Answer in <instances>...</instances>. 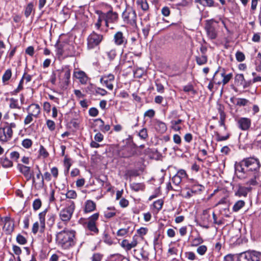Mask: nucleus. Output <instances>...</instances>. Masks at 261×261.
<instances>
[{
  "label": "nucleus",
  "instance_id": "obj_1",
  "mask_svg": "<svg viewBox=\"0 0 261 261\" xmlns=\"http://www.w3.org/2000/svg\"><path fill=\"white\" fill-rule=\"evenodd\" d=\"M261 167L258 159L253 157L244 158L234 165L235 172L240 179L248 178L246 185L248 186H257L258 182L257 179L259 177V170Z\"/></svg>",
  "mask_w": 261,
  "mask_h": 261
},
{
  "label": "nucleus",
  "instance_id": "obj_2",
  "mask_svg": "<svg viewBox=\"0 0 261 261\" xmlns=\"http://www.w3.org/2000/svg\"><path fill=\"white\" fill-rule=\"evenodd\" d=\"M74 231L63 230L57 233L56 240L57 244L62 248L67 249L74 245Z\"/></svg>",
  "mask_w": 261,
  "mask_h": 261
},
{
  "label": "nucleus",
  "instance_id": "obj_3",
  "mask_svg": "<svg viewBox=\"0 0 261 261\" xmlns=\"http://www.w3.org/2000/svg\"><path fill=\"white\" fill-rule=\"evenodd\" d=\"M232 76V73L226 74L225 70L219 67L215 72L212 80L215 84L224 86L229 82Z\"/></svg>",
  "mask_w": 261,
  "mask_h": 261
},
{
  "label": "nucleus",
  "instance_id": "obj_4",
  "mask_svg": "<svg viewBox=\"0 0 261 261\" xmlns=\"http://www.w3.org/2000/svg\"><path fill=\"white\" fill-rule=\"evenodd\" d=\"M122 18L123 21L133 28H136L137 24V14L135 10L131 7L127 8L122 13Z\"/></svg>",
  "mask_w": 261,
  "mask_h": 261
},
{
  "label": "nucleus",
  "instance_id": "obj_5",
  "mask_svg": "<svg viewBox=\"0 0 261 261\" xmlns=\"http://www.w3.org/2000/svg\"><path fill=\"white\" fill-rule=\"evenodd\" d=\"M103 39V36L93 31L87 37V49H93L99 46Z\"/></svg>",
  "mask_w": 261,
  "mask_h": 261
},
{
  "label": "nucleus",
  "instance_id": "obj_6",
  "mask_svg": "<svg viewBox=\"0 0 261 261\" xmlns=\"http://www.w3.org/2000/svg\"><path fill=\"white\" fill-rule=\"evenodd\" d=\"M75 207L74 202L73 201H69L66 207L60 212L59 217L61 220L64 222L69 221L71 218Z\"/></svg>",
  "mask_w": 261,
  "mask_h": 261
},
{
  "label": "nucleus",
  "instance_id": "obj_7",
  "mask_svg": "<svg viewBox=\"0 0 261 261\" xmlns=\"http://www.w3.org/2000/svg\"><path fill=\"white\" fill-rule=\"evenodd\" d=\"M218 23V21L213 19L206 20V21L204 28L207 37L211 40L215 39L217 37L218 32L216 24Z\"/></svg>",
  "mask_w": 261,
  "mask_h": 261
},
{
  "label": "nucleus",
  "instance_id": "obj_8",
  "mask_svg": "<svg viewBox=\"0 0 261 261\" xmlns=\"http://www.w3.org/2000/svg\"><path fill=\"white\" fill-rule=\"evenodd\" d=\"M260 253L255 251H247L239 254V261H259Z\"/></svg>",
  "mask_w": 261,
  "mask_h": 261
},
{
  "label": "nucleus",
  "instance_id": "obj_9",
  "mask_svg": "<svg viewBox=\"0 0 261 261\" xmlns=\"http://www.w3.org/2000/svg\"><path fill=\"white\" fill-rule=\"evenodd\" d=\"M102 15H103L105 25L107 27H109V23H115L118 18V13L116 12H113L112 8H111V9L106 13L102 12Z\"/></svg>",
  "mask_w": 261,
  "mask_h": 261
},
{
  "label": "nucleus",
  "instance_id": "obj_10",
  "mask_svg": "<svg viewBox=\"0 0 261 261\" xmlns=\"http://www.w3.org/2000/svg\"><path fill=\"white\" fill-rule=\"evenodd\" d=\"M57 72L60 82L67 86L70 78V70L68 68H65L62 70H59Z\"/></svg>",
  "mask_w": 261,
  "mask_h": 261
},
{
  "label": "nucleus",
  "instance_id": "obj_11",
  "mask_svg": "<svg viewBox=\"0 0 261 261\" xmlns=\"http://www.w3.org/2000/svg\"><path fill=\"white\" fill-rule=\"evenodd\" d=\"M237 124L239 128L243 131L248 130L251 124V120L247 117H241L237 120Z\"/></svg>",
  "mask_w": 261,
  "mask_h": 261
},
{
  "label": "nucleus",
  "instance_id": "obj_12",
  "mask_svg": "<svg viewBox=\"0 0 261 261\" xmlns=\"http://www.w3.org/2000/svg\"><path fill=\"white\" fill-rule=\"evenodd\" d=\"M13 135V131H11L10 128H6V126L0 127V141L2 142H7L10 140Z\"/></svg>",
  "mask_w": 261,
  "mask_h": 261
},
{
  "label": "nucleus",
  "instance_id": "obj_13",
  "mask_svg": "<svg viewBox=\"0 0 261 261\" xmlns=\"http://www.w3.org/2000/svg\"><path fill=\"white\" fill-rule=\"evenodd\" d=\"M114 41L116 45L120 46H125L127 43V39L123 36V34L121 31L116 32L114 36Z\"/></svg>",
  "mask_w": 261,
  "mask_h": 261
},
{
  "label": "nucleus",
  "instance_id": "obj_14",
  "mask_svg": "<svg viewBox=\"0 0 261 261\" xmlns=\"http://www.w3.org/2000/svg\"><path fill=\"white\" fill-rule=\"evenodd\" d=\"M114 81V75L109 74L108 75H104L100 79V82L105 85L108 89L112 90L113 89V82Z\"/></svg>",
  "mask_w": 261,
  "mask_h": 261
},
{
  "label": "nucleus",
  "instance_id": "obj_15",
  "mask_svg": "<svg viewBox=\"0 0 261 261\" xmlns=\"http://www.w3.org/2000/svg\"><path fill=\"white\" fill-rule=\"evenodd\" d=\"M17 168L19 171L24 175L28 180L30 179L33 177V173L31 172L30 167L22 164H18Z\"/></svg>",
  "mask_w": 261,
  "mask_h": 261
},
{
  "label": "nucleus",
  "instance_id": "obj_16",
  "mask_svg": "<svg viewBox=\"0 0 261 261\" xmlns=\"http://www.w3.org/2000/svg\"><path fill=\"white\" fill-rule=\"evenodd\" d=\"M251 187H245L239 186L238 190L236 191L234 195L239 197H245L247 196L248 193L251 190Z\"/></svg>",
  "mask_w": 261,
  "mask_h": 261
},
{
  "label": "nucleus",
  "instance_id": "obj_17",
  "mask_svg": "<svg viewBox=\"0 0 261 261\" xmlns=\"http://www.w3.org/2000/svg\"><path fill=\"white\" fill-rule=\"evenodd\" d=\"M4 222L5 224L4 226V228L6 229L7 233H11L14 230V222L11 220V218L8 217L4 218Z\"/></svg>",
  "mask_w": 261,
  "mask_h": 261
},
{
  "label": "nucleus",
  "instance_id": "obj_18",
  "mask_svg": "<svg viewBox=\"0 0 261 261\" xmlns=\"http://www.w3.org/2000/svg\"><path fill=\"white\" fill-rule=\"evenodd\" d=\"M74 76L77 79L79 80L82 84H86L88 80V77L85 72L83 71H78L74 72Z\"/></svg>",
  "mask_w": 261,
  "mask_h": 261
},
{
  "label": "nucleus",
  "instance_id": "obj_19",
  "mask_svg": "<svg viewBox=\"0 0 261 261\" xmlns=\"http://www.w3.org/2000/svg\"><path fill=\"white\" fill-rule=\"evenodd\" d=\"M47 210H45L43 212L39 214V219L40 224L39 231L41 233L44 231L45 228V217L47 214Z\"/></svg>",
  "mask_w": 261,
  "mask_h": 261
},
{
  "label": "nucleus",
  "instance_id": "obj_20",
  "mask_svg": "<svg viewBox=\"0 0 261 261\" xmlns=\"http://www.w3.org/2000/svg\"><path fill=\"white\" fill-rule=\"evenodd\" d=\"M30 112V114L33 115L35 118H37L40 113V108L38 104H32L29 107Z\"/></svg>",
  "mask_w": 261,
  "mask_h": 261
},
{
  "label": "nucleus",
  "instance_id": "obj_21",
  "mask_svg": "<svg viewBox=\"0 0 261 261\" xmlns=\"http://www.w3.org/2000/svg\"><path fill=\"white\" fill-rule=\"evenodd\" d=\"M95 122L96 125L99 126L100 130L103 133L108 132L110 129V125L109 124L105 125L104 121L100 118L96 119Z\"/></svg>",
  "mask_w": 261,
  "mask_h": 261
},
{
  "label": "nucleus",
  "instance_id": "obj_22",
  "mask_svg": "<svg viewBox=\"0 0 261 261\" xmlns=\"http://www.w3.org/2000/svg\"><path fill=\"white\" fill-rule=\"evenodd\" d=\"M136 152L135 149L131 147H126L122 150L121 156L127 158L133 156Z\"/></svg>",
  "mask_w": 261,
  "mask_h": 261
},
{
  "label": "nucleus",
  "instance_id": "obj_23",
  "mask_svg": "<svg viewBox=\"0 0 261 261\" xmlns=\"http://www.w3.org/2000/svg\"><path fill=\"white\" fill-rule=\"evenodd\" d=\"M32 13L34 14L35 9L33 3L30 2L24 7V15L26 18H28Z\"/></svg>",
  "mask_w": 261,
  "mask_h": 261
},
{
  "label": "nucleus",
  "instance_id": "obj_24",
  "mask_svg": "<svg viewBox=\"0 0 261 261\" xmlns=\"http://www.w3.org/2000/svg\"><path fill=\"white\" fill-rule=\"evenodd\" d=\"M95 208V203L91 200H88L85 202L84 212L85 213H90L94 211Z\"/></svg>",
  "mask_w": 261,
  "mask_h": 261
},
{
  "label": "nucleus",
  "instance_id": "obj_25",
  "mask_svg": "<svg viewBox=\"0 0 261 261\" xmlns=\"http://www.w3.org/2000/svg\"><path fill=\"white\" fill-rule=\"evenodd\" d=\"M96 14L98 15V18L94 23V26L96 29L99 30L100 29L101 26V22L103 20L105 21L103 15H102V12L100 10H98L96 12Z\"/></svg>",
  "mask_w": 261,
  "mask_h": 261
},
{
  "label": "nucleus",
  "instance_id": "obj_26",
  "mask_svg": "<svg viewBox=\"0 0 261 261\" xmlns=\"http://www.w3.org/2000/svg\"><path fill=\"white\" fill-rule=\"evenodd\" d=\"M155 129L160 133H164L167 130L166 124L161 121L157 120L155 124Z\"/></svg>",
  "mask_w": 261,
  "mask_h": 261
},
{
  "label": "nucleus",
  "instance_id": "obj_27",
  "mask_svg": "<svg viewBox=\"0 0 261 261\" xmlns=\"http://www.w3.org/2000/svg\"><path fill=\"white\" fill-rule=\"evenodd\" d=\"M44 179H46L47 181L50 180L51 175L48 172H46L45 173H44V175L42 176L40 182L37 184V185L39 189L43 188L44 185Z\"/></svg>",
  "mask_w": 261,
  "mask_h": 261
},
{
  "label": "nucleus",
  "instance_id": "obj_28",
  "mask_svg": "<svg viewBox=\"0 0 261 261\" xmlns=\"http://www.w3.org/2000/svg\"><path fill=\"white\" fill-rule=\"evenodd\" d=\"M105 217L111 218L116 215V210L114 207H108L104 212Z\"/></svg>",
  "mask_w": 261,
  "mask_h": 261
},
{
  "label": "nucleus",
  "instance_id": "obj_29",
  "mask_svg": "<svg viewBox=\"0 0 261 261\" xmlns=\"http://www.w3.org/2000/svg\"><path fill=\"white\" fill-rule=\"evenodd\" d=\"M136 3L138 7L141 9L143 11H146L149 9L147 0H137Z\"/></svg>",
  "mask_w": 261,
  "mask_h": 261
},
{
  "label": "nucleus",
  "instance_id": "obj_30",
  "mask_svg": "<svg viewBox=\"0 0 261 261\" xmlns=\"http://www.w3.org/2000/svg\"><path fill=\"white\" fill-rule=\"evenodd\" d=\"M195 2L204 7H211L214 6V1L213 0H195Z\"/></svg>",
  "mask_w": 261,
  "mask_h": 261
},
{
  "label": "nucleus",
  "instance_id": "obj_31",
  "mask_svg": "<svg viewBox=\"0 0 261 261\" xmlns=\"http://www.w3.org/2000/svg\"><path fill=\"white\" fill-rule=\"evenodd\" d=\"M245 202L244 200H240L237 201L232 207V210L233 212H237L241 210L243 207L244 206Z\"/></svg>",
  "mask_w": 261,
  "mask_h": 261
},
{
  "label": "nucleus",
  "instance_id": "obj_32",
  "mask_svg": "<svg viewBox=\"0 0 261 261\" xmlns=\"http://www.w3.org/2000/svg\"><path fill=\"white\" fill-rule=\"evenodd\" d=\"M181 119H177L175 120H172L171 121V127L175 131H179L181 129V127L179 125L180 123L182 122Z\"/></svg>",
  "mask_w": 261,
  "mask_h": 261
},
{
  "label": "nucleus",
  "instance_id": "obj_33",
  "mask_svg": "<svg viewBox=\"0 0 261 261\" xmlns=\"http://www.w3.org/2000/svg\"><path fill=\"white\" fill-rule=\"evenodd\" d=\"M196 61L197 64L199 65H204L207 62V57L205 55H202L201 56L196 57Z\"/></svg>",
  "mask_w": 261,
  "mask_h": 261
},
{
  "label": "nucleus",
  "instance_id": "obj_34",
  "mask_svg": "<svg viewBox=\"0 0 261 261\" xmlns=\"http://www.w3.org/2000/svg\"><path fill=\"white\" fill-rule=\"evenodd\" d=\"M86 225L88 229L91 231H92L95 233H97L98 232V229L96 226L95 223L88 221L86 222Z\"/></svg>",
  "mask_w": 261,
  "mask_h": 261
},
{
  "label": "nucleus",
  "instance_id": "obj_35",
  "mask_svg": "<svg viewBox=\"0 0 261 261\" xmlns=\"http://www.w3.org/2000/svg\"><path fill=\"white\" fill-rule=\"evenodd\" d=\"M1 163L2 166L4 168L11 167L13 165L12 162L6 157H3L1 159Z\"/></svg>",
  "mask_w": 261,
  "mask_h": 261
},
{
  "label": "nucleus",
  "instance_id": "obj_36",
  "mask_svg": "<svg viewBox=\"0 0 261 261\" xmlns=\"http://www.w3.org/2000/svg\"><path fill=\"white\" fill-rule=\"evenodd\" d=\"M56 215L53 213H48L47 215V224L51 227L52 226L55 221Z\"/></svg>",
  "mask_w": 261,
  "mask_h": 261
},
{
  "label": "nucleus",
  "instance_id": "obj_37",
  "mask_svg": "<svg viewBox=\"0 0 261 261\" xmlns=\"http://www.w3.org/2000/svg\"><path fill=\"white\" fill-rule=\"evenodd\" d=\"M235 82L238 85H243L245 82V78L243 74H238L234 78Z\"/></svg>",
  "mask_w": 261,
  "mask_h": 261
},
{
  "label": "nucleus",
  "instance_id": "obj_38",
  "mask_svg": "<svg viewBox=\"0 0 261 261\" xmlns=\"http://www.w3.org/2000/svg\"><path fill=\"white\" fill-rule=\"evenodd\" d=\"M11 76V70L10 69L6 70L2 77L3 82L5 83L6 82H8L10 79Z\"/></svg>",
  "mask_w": 261,
  "mask_h": 261
},
{
  "label": "nucleus",
  "instance_id": "obj_39",
  "mask_svg": "<svg viewBox=\"0 0 261 261\" xmlns=\"http://www.w3.org/2000/svg\"><path fill=\"white\" fill-rule=\"evenodd\" d=\"M256 70L257 71H261V53H259L256 57L255 62Z\"/></svg>",
  "mask_w": 261,
  "mask_h": 261
},
{
  "label": "nucleus",
  "instance_id": "obj_40",
  "mask_svg": "<svg viewBox=\"0 0 261 261\" xmlns=\"http://www.w3.org/2000/svg\"><path fill=\"white\" fill-rule=\"evenodd\" d=\"M203 242V239L200 237L198 236V237L195 238L193 239L191 242V246H197L199 245L200 244H202Z\"/></svg>",
  "mask_w": 261,
  "mask_h": 261
},
{
  "label": "nucleus",
  "instance_id": "obj_41",
  "mask_svg": "<svg viewBox=\"0 0 261 261\" xmlns=\"http://www.w3.org/2000/svg\"><path fill=\"white\" fill-rule=\"evenodd\" d=\"M130 186L131 189L135 191H139L140 190H142L143 187L142 184L135 182L131 184Z\"/></svg>",
  "mask_w": 261,
  "mask_h": 261
},
{
  "label": "nucleus",
  "instance_id": "obj_42",
  "mask_svg": "<svg viewBox=\"0 0 261 261\" xmlns=\"http://www.w3.org/2000/svg\"><path fill=\"white\" fill-rule=\"evenodd\" d=\"M151 27V24L150 22H148L145 26L142 29V32L145 36V38H146L149 33V31L150 30V28Z\"/></svg>",
  "mask_w": 261,
  "mask_h": 261
},
{
  "label": "nucleus",
  "instance_id": "obj_43",
  "mask_svg": "<svg viewBox=\"0 0 261 261\" xmlns=\"http://www.w3.org/2000/svg\"><path fill=\"white\" fill-rule=\"evenodd\" d=\"M183 90L185 92H191L193 94L195 95L196 93V91L194 89L193 86L191 84H188L184 87Z\"/></svg>",
  "mask_w": 261,
  "mask_h": 261
},
{
  "label": "nucleus",
  "instance_id": "obj_44",
  "mask_svg": "<svg viewBox=\"0 0 261 261\" xmlns=\"http://www.w3.org/2000/svg\"><path fill=\"white\" fill-rule=\"evenodd\" d=\"M17 242L20 245H24L27 243V241L24 237L20 234H18L16 237Z\"/></svg>",
  "mask_w": 261,
  "mask_h": 261
},
{
  "label": "nucleus",
  "instance_id": "obj_45",
  "mask_svg": "<svg viewBox=\"0 0 261 261\" xmlns=\"http://www.w3.org/2000/svg\"><path fill=\"white\" fill-rule=\"evenodd\" d=\"M65 195L66 197L69 199H75L77 197V194L74 190H68Z\"/></svg>",
  "mask_w": 261,
  "mask_h": 261
},
{
  "label": "nucleus",
  "instance_id": "obj_46",
  "mask_svg": "<svg viewBox=\"0 0 261 261\" xmlns=\"http://www.w3.org/2000/svg\"><path fill=\"white\" fill-rule=\"evenodd\" d=\"M42 202L40 199H36L33 203V207L35 211L39 210L41 206Z\"/></svg>",
  "mask_w": 261,
  "mask_h": 261
},
{
  "label": "nucleus",
  "instance_id": "obj_47",
  "mask_svg": "<svg viewBox=\"0 0 261 261\" xmlns=\"http://www.w3.org/2000/svg\"><path fill=\"white\" fill-rule=\"evenodd\" d=\"M107 56L110 60L114 59L116 56V50L115 48L110 49L107 53Z\"/></svg>",
  "mask_w": 261,
  "mask_h": 261
},
{
  "label": "nucleus",
  "instance_id": "obj_48",
  "mask_svg": "<svg viewBox=\"0 0 261 261\" xmlns=\"http://www.w3.org/2000/svg\"><path fill=\"white\" fill-rule=\"evenodd\" d=\"M249 103V100L245 98H238L236 105L239 106H245Z\"/></svg>",
  "mask_w": 261,
  "mask_h": 261
},
{
  "label": "nucleus",
  "instance_id": "obj_49",
  "mask_svg": "<svg viewBox=\"0 0 261 261\" xmlns=\"http://www.w3.org/2000/svg\"><path fill=\"white\" fill-rule=\"evenodd\" d=\"M196 251L199 255H203L207 251V247L205 245H201L197 248Z\"/></svg>",
  "mask_w": 261,
  "mask_h": 261
},
{
  "label": "nucleus",
  "instance_id": "obj_50",
  "mask_svg": "<svg viewBox=\"0 0 261 261\" xmlns=\"http://www.w3.org/2000/svg\"><path fill=\"white\" fill-rule=\"evenodd\" d=\"M22 145L25 148H29L32 145V141L29 139H24L22 142Z\"/></svg>",
  "mask_w": 261,
  "mask_h": 261
},
{
  "label": "nucleus",
  "instance_id": "obj_51",
  "mask_svg": "<svg viewBox=\"0 0 261 261\" xmlns=\"http://www.w3.org/2000/svg\"><path fill=\"white\" fill-rule=\"evenodd\" d=\"M48 154L46 149L42 145H41L39 149V155L43 158H45L48 156Z\"/></svg>",
  "mask_w": 261,
  "mask_h": 261
},
{
  "label": "nucleus",
  "instance_id": "obj_52",
  "mask_svg": "<svg viewBox=\"0 0 261 261\" xmlns=\"http://www.w3.org/2000/svg\"><path fill=\"white\" fill-rule=\"evenodd\" d=\"M121 246L126 251H129L130 250V244L128 240H123L121 243Z\"/></svg>",
  "mask_w": 261,
  "mask_h": 261
},
{
  "label": "nucleus",
  "instance_id": "obj_53",
  "mask_svg": "<svg viewBox=\"0 0 261 261\" xmlns=\"http://www.w3.org/2000/svg\"><path fill=\"white\" fill-rule=\"evenodd\" d=\"M236 58L238 61L242 62L245 59L244 54L241 51H237L236 54Z\"/></svg>",
  "mask_w": 261,
  "mask_h": 261
},
{
  "label": "nucleus",
  "instance_id": "obj_54",
  "mask_svg": "<svg viewBox=\"0 0 261 261\" xmlns=\"http://www.w3.org/2000/svg\"><path fill=\"white\" fill-rule=\"evenodd\" d=\"M163 201L162 200H158L154 202L153 205L155 208L158 211L160 210L162 208Z\"/></svg>",
  "mask_w": 261,
  "mask_h": 261
},
{
  "label": "nucleus",
  "instance_id": "obj_55",
  "mask_svg": "<svg viewBox=\"0 0 261 261\" xmlns=\"http://www.w3.org/2000/svg\"><path fill=\"white\" fill-rule=\"evenodd\" d=\"M139 137L142 139H145L148 137L147 130L146 128L142 129L138 134Z\"/></svg>",
  "mask_w": 261,
  "mask_h": 261
},
{
  "label": "nucleus",
  "instance_id": "obj_56",
  "mask_svg": "<svg viewBox=\"0 0 261 261\" xmlns=\"http://www.w3.org/2000/svg\"><path fill=\"white\" fill-rule=\"evenodd\" d=\"M12 250L14 253L17 256H19L21 254L22 251L21 248L16 245H12Z\"/></svg>",
  "mask_w": 261,
  "mask_h": 261
},
{
  "label": "nucleus",
  "instance_id": "obj_57",
  "mask_svg": "<svg viewBox=\"0 0 261 261\" xmlns=\"http://www.w3.org/2000/svg\"><path fill=\"white\" fill-rule=\"evenodd\" d=\"M46 125L50 130L53 131L55 129V123L53 120H47L46 121Z\"/></svg>",
  "mask_w": 261,
  "mask_h": 261
},
{
  "label": "nucleus",
  "instance_id": "obj_58",
  "mask_svg": "<svg viewBox=\"0 0 261 261\" xmlns=\"http://www.w3.org/2000/svg\"><path fill=\"white\" fill-rule=\"evenodd\" d=\"M33 117H34L33 115H32L29 113V114L26 116V117L24 119V124L28 125L30 124L33 120Z\"/></svg>",
  "mask_w": 261,
  "mask_h": 261
},
{
  "label": "nucleus",
  "instance_id": "obj_59",
  "mask_svg": "<svg viewBox=\"0 0 261 261\" xmlns=\"http://www.w3.org/2000/svg\"><path fill=\"white\" fill-rule=\"evenodd\" d=\"M128 232V228H121L117 231V235L118 236L123 237Z\"/></svg>",
  "mask_w": 261,
  "mask_h": 261
},
{
  "label": "nucleus",
  "instance_id": "obj_60",
  "mask_svg": "<svg viewBox=\"0 0 261 261\" xmlns=\"http://www.w3.org/2000/svg\"><path fill=\"white\" fill-rule=\"evenodd\" d=\"M186 257L189 260H194L196 259V256L195 253L193 252H186Z\"/></svg>",
  "mask_w": 261,
  "mask_h": 261
},
{
  "label": "nucleus",
  "instance_id": "obj_61",
  "mask_svg": "<svg viewBox=\"0 0 261 261\" xmlns=\"http://www.w3.org/2000/svg\"><path fill=\"white\" fill-rule=\"evenodd\" d=\"M10 107L11 108H18L19 109V107L18 106V102L17 100H16L13 98L10 99Z\"/></svg>",
  "mask_w": 261,
  "mask_h": 261
},
{
  "label": "nucleus",
  "instance_id": "obj_62",
  "mask_svg": "<svg viewBox=\"0 0 261 261\" xmlns=\"http://www.w3.org/2000/svg\"><path fill=\"white\" fill-rule=\"evenodd\" d=\"M89 115L92 117H96L98 114V111L95 108H91L89 110Z\"/></svg>",
  "mask_w": 261,
  "mask_h": 261
},
{
  "label": "nucleus",
  "instance_id": "obj_63",
  "mask_svg": "<svg viewBox=\"0 0 261 261\" xmlns=\"http://www.w3.org/2000/svg\"><path fill=\"white\" fill-rule=\"evenodd\" d=\"M155 115V111L152 109L147 110L144 114V117L152 118Z\"/></svg>",
  "mask_w": 261,
  "mask_h": 261
},
{
  "label": "nucleus",
  "instance_id": "obj_64",
  "mask_svg": "<svg viewBox=\"0 0 261 261\" xmlns=\"http://www.w3.org/2000/svg\"><path fill=\"white\" fill-rule=\"evenodd\" d=\"M181 178L178 175H175L172 177V181L175 185H178L181 181Z\"/></svg>",
  "mask_w": 261,
  "mask_h": 261
}]
</instances>
